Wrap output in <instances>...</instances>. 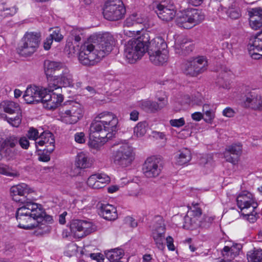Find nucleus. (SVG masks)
<instances>
[{"label":"nucleus","instance_id":"29","mask_svg":"<svg viewBox=\"0 0 262 262\" xmlns=\"http://www.w3.org/2000/svg\"><path fill=\"white\" fill-rule=\"evenodd\" d=\"M168 50H164L161 52H156L148 54L150 61L155 65H162L165 63L168 59Z\"/></svg>","mask_w":262,"mask_h":262},{"label":"nucleus","instance_id":"55","mask_svg":"<svg viewBox=\"0 0 262 262\" xmlns=\"http://www.w3.org/2000/svg\"><path fill=\"white\" fill-rule=\"evenodd\" d=\"M50 154L47 152L46 151H44L43 150L42 154H41L38 158L39 160L45 162L49 161L50 160Z\"/></svg>","mask_w":262,"mask_h":262},{"label":"nucleus","instance_id":"27","mask_svg":"<svg viewBox=\"0 0 262 262\" xmlns=\"http://www.w3.org/2000/svg\"><path fill=\"white\" fill-rule=\"evenodd\" d=\"M99 209V214L106 220L112 221L117 218L118 214L116 208L112 205L101 204Z\"/></svg>","mask_w":262,"mask_h":262},{"label":"nucleus","instance_id":"37","mask_svg":"<svg viewBox=\"0 0 262 262\" xmlns=\"http://www.w3.org/2000/svg\"><path fill=\"white\" fill-rule=\"evenodd\" d=\"M225 12L229 17L232 19L239 18L241 16L239 8L236 6L235 4H233L227 9L225 8Z\"/></svg>","mask_w":262,"mask_h":262},{"label":"nucleus","instance_id":"28","mask_svg":"<svg viewBox=\"0 0 262 262\" xmlns=\"http://www.w3.org/2000/svg\"><path fill=\"white\" fill-rule=\"evenodd\" d=\"M55 77L57 82L64 87L73 86L72 75L66 66L61 70V73Z\"/></svg>","mask_w":262,"mask_h":262},{"label":"nucleus","instance_id":"9","mask_svg":"<svg viewBox=\"0 0 262 262\" xmlns=\"http://www.w3.org/2000/svg\"><path fill=\"white\" fill-rule=\"evenodd\" d=\"M134 159L133 148L128 144H122L113 155L114 162L122 167L130 165Z\"/></svg>","mask_w":262,"mask_h":262},{"label":"nucleus","instance_id":"18","mask_svg":"<svg viewBox=\"0 0 262 262\" xmlns=\"http://www.w3.org/2000/svg\"><path fill=\"white\" fill-rule=\"evenodd\" d=\"M242 145L239 143L232 144L227 146L224 152L226 161L233 164H236L242 155Z\"/></svg>","mask_w":262,"mask_h":262},{"label":"nucleus","instance_id":"16","mask_svg":"<svg viewBox=\"0 0 262 262\" xmlns=\"http://www.w3.org/2000/svg\"><path fill=\"white\" fill-rule=\"evenodd\" d=\"M154 10L160 19L169 21L173 19L176 14V11L172 4H167L165 1L156 4Z\"/></svg>","mask_w":262,"mask_h":262},{"label":"nucleus","instance_id":"25","mask_svg":"<svg viewBox=\"0 0 262 262\" xmlns=\"http://www.w3.org/2000/svg\"><path fill=\"white\" fill-rule=\"evenodd\" d=\"M248 48L253 58H259L262 55V38L256 37L250 40Z\"/></svg>","mask_w":262,"mask_h":262},{"label":"nucleus","instance_id":"35","mask_svg":"<svg viewBox=\"0 0 262 262\" xmlns=\"http://www.w3.org/2000/svg\"><path fill=\"white\" fill-rule=\"evenodd\" d=\"M191 59L185 61L182 65V69L183 73L190 77H196L197 76L196 71L194 67Z\"/></svg>","mask_w":262,"mask_h":262},{"label":"nucleus","instance_id":"7","mask_svg":"<svg viewBox=\"0 0 262 262\" xmlns=\"http://www.w3.org/2000/svg\"><path fill=\"white\" fill-rule=\"evenodd\" d=\"M204 19L205 14L201 10L191 9L178 17L177 23L179 27L189 29L200 24Z\"/></svg>","mask_w":262,"mask_h":262},{"label":"nucleus","instance_id":"39","mask_svg":"<svg viewBox=\"0 0 262 262\" xmlns=\"http://www.w3.org/2000/svg\"><path fill=\"white\" fill-rule=\"evenodd\" d=\"M98 176L96 184L97 189L103 188L110 181V177L105 174H98Z\"/></svg>","mask_w":262,"mask_h":262},{"label":"nucleus","instance_id":"62","mask_svg":"<svg viewBox=\"0 0 262 262\" xmlns=\"http://www.w3.org/2000/svg\"><path fill=\"white\" fill-rule=\"evenodd\" d=\"M139 118V112L136 110L133 111L130 113V119L131 120L136 121L138 120Z\"/></svg>","mask_w":262,"mask_h":262},{"label":"nucleus","instance_id":"22","mask_svg":"<svg viewBox=\"0 0 262 262\" xmlns=\"http://www.w3.org/2000/svg\"><path fill=\"white\" fill-rule=\"evenodd\" d=\"M176 53L181 55H187L192 51L194 49L193 43L188 38L181 37L175 44Z\"/></svg>","mask_w":262,"mask_h":262},{"label":"nucleus","instance_id":"3","mask_svg":"<svg viewBox=\"0 0 262 262\" xmlns=\"http://www.w3.org/2000/svg\"><path fill=\"white\" fill-rule=\"evenodd\" d=\"M16 218L18 227L26 230L45 225L53 220L51 216L46 214L41 205L32 202H28L18 208Z\"/></svg>","mask_w":262,"mask_h":262},{"label":"nucleus","instance_id":"23","mask_svg":"<svg viewBox=\"0 0 262 262\" xmlns=\"http://www.w3.org/2000/svg\"><path fill=\"white\" fill-rule=\"evenodd\" d=\"M249 24L250 27L256 30L262 28V8H252L249 12Z\"/></svg>","mask_w":262,"mask_h":262},{"label":"nucleus","instance_id":"6","mask_svg":"<svg viewBox=\"0 0 262 262\" xmlns=\"http://www.w3.org/2000/svg\"><path fill=\"white\" fill-rule=\"evenodd\" d=\"M126 13V9L121 0H110L104 5L103 14L110 21H117L122 19Z\"/></svg>","mask_w":262,"mask_h":262},{"label":"nucleus","instance_id":"57","mask_svg":"<svg viewBox=\"0 0 262 262\" xmlns=\"http://www.w3.org/2000/svg\"><path fill=\"white\" fill-rule=\"evenodd\" d=\"M48 85V89H47L48 92H54V91L55 90H59L61 89V87L60 86L57 85V84L54 83L50 82Z\"/></svg>","mask_w":262,"mask_h":262},{"label":"nucleus","instance_id":"15","mask_svg":"<svg viewBox=\"0 0 262 262\" xmlns=\"http://www.w3.org/2000/svg\"><path fill=\"white\" fill-rule=\"evenodd\" d=\"M162 168V162L160 159L154 157L147 158L143 166V173L147 178L158 176Z\"/></svg>","mask_w":262,"mask_h":262},{"label":"nucleus","instance_id":"4","mask_svg":"<svg viewBox=\"0 0 262 262\" xmlns=\"http://www.w3.org/2000/svg\"><path fill=\"white\" fill-rule=\"evenodd\" d=\"M150 39L149 33L144 32L137 38L129 40L124 47V56L128 62L134 63L140 58L146 51V43Z\"/></svg>","mask_w":262,"mask_h":262},{"label":"nucleus","instance_id":"42","mask_svg":"<svg viewBox=\"0 0 262 262\" xmlns=\"http://www.w3.org/2000/svg\"><path fill=\"white\" fill-rule=\"evenodd\" d=\"M26 137L30 140L36 141L39 137V133L37 129L32 127L29 128L26 134Z\"/></svg>","mask_w":262,"mask_h":262},{"label":"nucleus","instance_id":"49","mask_svg":"<svg viewBox=\"0 0 262 262\" xmlns=\"http://www.w3.org/2000/svg\"><path fill=\"white\" fill-rule=\"evenodd\" d=\"M0 174L10 177H14L16 176L14 173L10 172L8 167L6 166H0Z\"/></svg>","mask_w":262,"mask_h":262},{"label":"nucleus","instance_id":"20","mask_svg":"<svg viewBox=\"0 0 262 262\" xmlns=\"http://www.w3.org/2000/svg\"><path fill=\"white\" fill-rule=\"evenodd\" d=\"M55 139L54 135L51 132H43L39 136V140L35 142V145H45L44 151L51 154L55 149Z\"/></svg>","mask_w":262,"mask_h":262},{"label":"nucleus","instance_id":"56","mask_svg":"<svg viewBox=\"0 0 262 262\" xmlns=\"http://www.w3.org/2000/svg\"><path fill=\"white\" fill-rule=\"evenodd\" d=\"M53 42L52 37H50L49 36L47 37L43 42V48L46 50H48L50 49L51 46Z\"/></svg>","mask_w":262,"mask_h":262},{"label":"nucleus","instance_id":"21","mask_svg":"<svg viewBox=\"0 0 262 262\" xmlns=\"http://www.w3.org/2000/svg\"><path fill=\"white\" fill-rule=\"evenodd\" d=\"M167 46L166 42L161 37H157L152 39L150 41L146 43V50L148 54L156 53L167 50Z\"/></svg>","mask_w":262,"mask_h":262},{"label":"nucleus","instance_id":"54","mask_svg":"<svg viewBox=\"0 0 262 262\" xmlns=\"http://www.w3.org/2000/svg\"><path fill=\"white\" fill-rule=\"evenodd\" d=\"M165 241H166L168 249L171 251L174 250L175 248L173 245V240L172 237L168 236L166 238Z\"/></svg>","mask_w":262,"mask_h":262},{"label":"nucleus","instance_id":"10","mask_svg":"<svg viewBox=\"0 0 262 262\" xmlns=\"http://www.w3.org/2000/svg\"><path fill=\"white\" fill-rule=\"evenodd\" d=\"M17 136L7 137L0 145L1 154L8 160L14 159L18 154L17 149Z\"/></svg>","mask_w":262,"mask_h":262},{"label":"nucleus","instance_id":"31","mask_svg":"<svg viewBox=\"0 0 262 262\" xmlns=\"http://www.w3.org/2000/svg\"><path fill=\"white\" fill-rule=\"evenodd\" d=\"M179 153L176 157V164L179 165H183L187 163L191 159L190 151L187 148L180 150Z\"/></svg>","mask_w":262,"mask_h":262},{"label":"nucleus","instance_id":"47","mask_svg":"<svg viewBox=\"0 0 262 262\" xmlns=\"http://www.w3.org/2000/svg\"><path fill=\"white\" fill-rule=\"evenodd\" d=\"M50 37H52V40H55L56 41H60L62 38V35L60 33L59 30H54L52 33L49 35Z\"/></svg>","mask_w":262,"mask_h":262},{"label":"nucleus","instance_id":"19","mask_svg":"<svg viewBox=\"0 0 262 262\" xmlns=\"http://www.w3.org/2000/svg\"><path fill=\"white\" fill-rule=\"evenodd\" d=\"M92 162L89 156L83 152L77 154L75 161V167L72 171L73 176L80 173L81 169L87 168L91 166Z\"/></svg>","mask_w":262,"mask_h":262},{"label":"nucleus","instance_id":"41","mask_svg":"<svg viewBox=\"0 0 262 262\" xmlns=\"http://www.w3.org/2000/svg\"><path fill=\"white\" fill-rule=\"evenodd\" d=\"M241 248V245L238 244H236L235 246H233L231 247H229L228 246H225L223 249L222 254L224 256H228L229 253H237Z\"/></svg>","mask_w":262,"mask_h":262},{"label":"nucleus","instance_id":"33","mask_svg":"<svg viewBox=\"0 0 262 262\" xmlns=\"http://www.w3.org/2000/svg\"><path fill=\"white\" fill-rule=\"evenodd\" d=\"M104 254L111 262H113L120 259L123 257L124 253L122 249L115 248L105 251Z\"/></svg>","mask_w":262,"mask_h":262},{"label":"nucleus","instance_id":"1","mask_svg":"<svg viewBox=\"0 0 262 262\" xmlns=\"http://www.w3.org/2000/svg\"><path fill=\"white\" fill-rule=\"evenodd\" d=\"M114 45V38L109 33L91 36L80 47L79 62L86 66L95 65L111 52Z\"/></svg>","mask_w":262,"mask_h":262},{"label":"nucleus","instance_id":"51","mask_svg":"<svg viewBox=\"0 0 262 262\" xmlns=\"http://www.w3.org/2000/svg\"><path fill=\"white\" fill-rule=\"evenodd\" d=\"M150 104L149 100H141L139 102L138 105L143 110H149Z\"/></svg>","mask_w":262,"mask_h":262},{"label":"nucleus","instance_id":"13","mask_svg":"<svg viewBox=\"0 0 262 262\" xmlns=\"http://www.w3.org/2000/svg\"><path fill=\"white\" fill-rule=\"evenodd\" d=\"M32 192V189L25 183L13 186L10 188V194L13 200L24 205L28 202H31L27 198V195Z\"/></svg>","mask_w":262,"mask_h":262},{"label":"nucleus","instance_id":"32","mask_svg":"<svg viewBox=\"0 0 262 262\" xmlns=\"http://www.w3.org/2000/svg\"><path fill=\"white\" fill-rule=\"evenodd\" d=\"M146 18L140 13H134L125 20V26L130 27L136 24H142L145 22Z\"/></svg>","mask_w":262,"mask_h":262},{"label":"nucleus","instance_id":"36","mask_svg":"<svg viewBox=\"0 0 262 262\" xmlns=\"http://www.w3.org/2000/svg\"><path fill=\"white\" fill-rule=\"evenodd\" d=\"M247 256L249 262H260L262 260V250L254 249L248 252Z\"/></svg>","mask_w":262,"mask_h":262},{"label":"nucleus","instance_id":"30","mask_svg":"<svg viewBox=\"0 0 262 262\" xmlns=\"http://www.w3.org/2000/svg\"><path fill=\"white\" fill-rule=\"evenodd\" d=\"M191 60L194 64V67L197 76L204 72L207 70L208 62L206 58L204 56H198L195 58H191Z\"/></svg>","mask_w":262,"mask_h":262},{"label":"nucleus","instance_id":"34","mask_svg":"<svg viewBox=\"0 0 262 262\" xmlns=\"http://www.w3.org/2000/svg\"><path fill=\"white\" fill-rule=\"evenodd\" d=\"M63 99L61 94H53V98H51L47 103L44 104V107L48 110H54L58 107Z\"/></svg>","mask_w":262,"mask_h":262},{"label":"nucleus","instance_id":"43","mask_svg":"<svg viewBox=\"0 0 262 262\" xmlns=\"http://www.w3.org/2000/svg\"><path fill=\"white\" fill-rule=\"evenodd\" d=\"M242 214L245 216H247V219L250 222V223H254L258 216L257 212L255 211V210L253 211H250L249 210H248V212L246 213H243V212H242Z\"/></svg>","mask_w":262,"mask_h":262},{"label":"nucleus","instance_id":"46","mask_svg":"<svg viewBox=\"0 0 262 262\" xmlns=\"http://www.w3.org/2000/svg\"><path fill=\"white\" fill-rule=\"evenodd\" d=\"M169 123L172 126L180 127L185 124V120L183 118H181L178 119H171Z\"/></svg>","mask_w":262,"mask_h":262},{"label":"nucleus","instance_id":"45","mask_svg":"<svg viewBox=\"0 0 262 262\" xmlns=\"http://www.w3.org/2000/svg\"><path fill=\"white\" fill-rule=\"evenodd\" d=\"M98 177V174H93L88 179V185L90 187L94 189H97L96 184V183L97 182Z\"/></svg>","mask_w":262,"mask_h":262},{"label":"nucleus","instance_id":"2","mask_svg":"<svg viewBox=\"0 0 262 262\" xmlns=\"http://www.w3.org/2000/svg\"><path fill=\"white\" fill-rule=\"evenodd\" d=\"M118 123V118L111 112H103L97 115L90 126L91 144L96 147L99 142L107 141L117 130Z\"/></svg>","mask_w":262,"mask_h":262},{"label":"nucleus","instance_id":"12","mask_svg":"<svg viewBox=\"0 0 262 262\" xmlns=\"http://www.w3.org/2000/svg\"><path fill=\"white\" fill-rule=\"evenodd\" d=\"M156 219L157 223L154 226L151 236L157 247L159 250H163L165 248L166 228L161 216H157Z\"/></svg>","mask_w":262,"mask_h":262},{"label":"nucleus","instance_id":"44","mask_svg":"<svg viewBox=\"0 0 262 262\" xmlns=\"http://www.w3.org/2000/svg\"><path fill=\"white\" fill-rule=\"evenodd\" d=\"M17 145L19 144L20 147L25 149H27L29 147L30 143L26 137L18 138L17 137Z\"/></svg>","mask_w":262,"mask_h":262},{"label":"nucleus","instance_id":"26","mask_svg":"<svg viewBox=\"0 0 262 262\" xmlns=\"http://www.w3.org/2000/svg\"><path fill=\"white\" fill-rule=\"evenodd\" d=\"M43 64L45 73L48 79L49 78H52L53 74L56 71H61L65 66L60 62L48 59L45 60Z\"/></svg>","mask_w":262,"mask_h":262},{"label":"nucleus","instance_id":"5","mask_svg":"<svg viewBox=\"0 0 262 262\" xmlns=\"http://www.w3.org/2000/svg\"><path fill=\"white\" fill-rule=\"evenodd\" d=\"M81 105L73 101L64 103L59 109V115L62 122L67 124L76 123L83 115Z\"/></svg>","mask_w":262,"mask_h":262},{"label":"nucleus","instance_id":"58","mask_svg":"<svg viewBox=\"0 0 262 262\" xmlns=\"http://www.w3.org/2000/svg\"><path fill=\"white\" fill-rule=\"evenodd\" d=\"M213 157L211 155H207L205 158L201 159V163H204L205 165L211 164L212 162Z\"/></svg>","mask_w":262,"mask_h":262},{"label":"nucleus","instance_id":"11","mask_svg":"<svg viewBox=\"0 0 262 262\" xmlns=\"http://www.w3.org/2000/svg\"><path fill=\"white\" fill-rule=\"evenodd\" d=\"M70 229L75 236L81 238L95 231L96 226L90 222L76 220L72 222Z\"/></svg>","mask_w":262,"mask_h":262},{"label":"nucleus","instance_id":"38","mask_svg":"<svg viewBox=\"0 0 262 262\" xmlns=\"http://www.w3.org/2000/svg\"><path fill=\"white\" fill-rule=\"evenodd\" d=\"M147 124L146 122H140L134 127V135L137 137H143L146 133Z\"/></svg>","mask_w":262,"mask_h":262},{"label":"nucleus","instance_id":"40","mask_svg":"<svg viewBox=\"0 0 262 262\" xmlns=\"http://www.w3.org/2000/svg\"><path fill=\"white\" fill-rule=\"evenodd\" d=\"M41 93L42 94L40 95V102L43 104V106L44 104L50 101L51 98H53V94H58L55 92H48L47 89H42Z\"/></svg>","mask_w":262,"mask_h":262},{"label":"nucleus","instance_id":"8","mask_svg":"<svg viewBox=\"0 0 262 262\" xmlns=\"http://www.w3.org/2000/svg\"><path fill=\"white\" fill-rule=\"evenodd\" d=\"M40 35L37 33H26L22 38L17 52L21 56H28L35 52L39 46Z\"/></svg>","mask_w":262,"mask_h":262},{"label":"nucleus","instance_id":"53","mask_svg":"<svg viewBox=\"0 0 262 262\" xmlns=\"http://www.w3.org/2000/svg\"><path fill=\"white\" fill-rule=\"evenodd\" d=\"M205 113V118H204V120L206 122H210L212 119L214 118V113L213 112L210 110V111H206Z\"/></svg>","mask_w":262,"mask_h":262},{"label":"nucleus","instance_id":"52","mask_svg":"<svg viewBox=\"0 0 262 262\" xmlns=\"http://www.w3.org/2000/svg\"><path fill=\"white\" fill-rule=\"evenodd\" d=\"M90 257L92 259L97 260L98 262H103L104 256L100 253H91Z\"/></svg>","mask_w":262,"mask_h":262},{"label":"nucleus","instance_id":"17","mask_svg":"<svg viewBox=\"0 0 262 262\" xmlns=\"http://www.w3.org/2000/svg\"><path fill=\"white\" fill-rule=\"evenodd\" d=\"M242 105L254 111H262V96L254 91H251L244 97Z\"/></svg>","mask_w":262,"mask_h":262},{"label":"nucleus","instance_id":"59","mask_svg":"<svg viewBox=\"0 0 262 262\" xmlns=\"http://www.w3.org/2000/svg\"><path fill=\"white\" fill-rule=\"evenodd\" d=\"M17 9L16 7H12L10 8H6V13H8V17L14 15L17 12Z\"/></svg>","mask_w":262,"mask_h":262},{"label":"nucleus","instance_id":"24","mask_svg":"<svg viewBox=\"0 0 262 262\" xmlns=\"http://www.w3.org/2000/svg\"><path fill=\"white\" fill-rule=\"evenodd\" d=\"M42 89L36 86H28L23 96L26 103H32L40 102Z\"/></svg>","mask_w":262,"mask_h":262},{"label":"nucleus","instance_id":"63","mask_svg":"<svg viewBox=\"0 0 262 262\" xmlns=\"http://www.w3.org/2000/svg\"><path fill=\"white\" fill-rule=\"evenodd\" d=\"M223 114L225 116L231 117L233 116L234 111L230 108H226L223 111Z\"/></svg>","mask_w":262,"mask_h":262},{"label":"nucleus","instance_id":"50","mask_svg":"<svg viewBox=\"0 0 262 262\" xmlns=\"http://www.w3.org/2000/svg\"><path fill=\"white\" fill-rule=\"evenodd\" d=\"M84 134L82 132L77 133L75 135V140L78 143H83L85 142Z\"/></svg>","mask_w":262,"mask_h":262},{"label":"nucleus","instance_id":"14","mask_svg":"<svg viewBox=\"0 0 262 262\" xmlns=\"http://www.w3.org/2000/svg\"><path fill=\"white\" fill-rule=\"evenodd\" d=\"M236 202L238 207L243 213L247 214L248 210L251 212L258 206V204L253 199L252 194L247 191L242 192L237 196Z\"/></svg>","mask_w":262,"mask_h":262},{"label":"nucleus","instance_id":"61","mask_svg":"<svg viewBox=\"0 0 262 262\" xmlns=\"http://www.w3.org/2000/svg\"><path fill=\"white\" fill-rule=\"evenodd\" d=\"M203 114L200 112H195L191 115L193 120L199 121L203 118Z\"/></svg>","mask_w":262,"mask_h":262},{"label":"nucleus","instance_id":"48","mask_svg":"<svg viewBox=\"0 0 262 262\" xmlns=\"http://www.w3.org/2000/svg\"><path fill=\"white\" fill-rule=\"evenodd\" d=\"M150 103L151 104L150 105V108L149 110H150L151 111L161 109L165 105V103L164 102H163V103H158V102L150 101Z\"/></svg>","mask_w":262,"mask_h":262},{"label":"nucleus","instance_id":"60","mask_svg":"<svg viewBox=\"0 0 262 262\" xmlns=\"http://www.w3.org/2000/svg\"><path fill=\"white\" fill-rule=\"evenodd\" d=\"M192 213V215L194 216H200L202 214V211L200 208L196 207V206L193 207V209L190 211H188V213Z\"/></svg>","mask_w":262,"mask_h":262},{"label":"nucleus","instance_id":"64","mask_svg":"<svg viewBox=\"0 0 262 262\" xmlns=\"http://www.w3.org/2000/svg\"><path fill=\"white\" fill-rule=\"evenodd\" d=\"M8 17V13H6V8L2 5H0V20L3 18Z\"/></svg>","mask_w":262,"mask_h":262}]
</instances>
